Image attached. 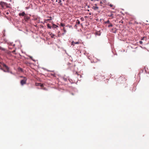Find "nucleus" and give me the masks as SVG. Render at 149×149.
Masks as SVG:
<instances>
[{
    "mask_svg": "<svg viewBox=\"0 0 149 149\" xmlns=\"http://www.w3.org/2000/svg\"><path fill=\"white\" fill-rule=\"evenodd\" d=\"M112 15H112V14H111V15H110V17H112Z\"/></svg>",
    "mask_w": 149,
    "mask_h": 149,
    "instance_id": "32",
    "label": "nucleus"
},
{
    "mask_svg": "<svg viewBox=\"0 0 149 149\" xmlns=\"http://www.w3.org/2000/svg\"><path fill=\"white\" fill-rule=\"evenodd\" d=\"M123 80V81H125V79H124V78L123 77H121L119 78L118 81H119L120 83H122V82L120 81V80Z\"/></svg>",
    "mask_w": 149,
    "mask_h": 149,
    "instance_id": "6",
    "label": "nucleus"
},
{
    "mask_svg": "<svg viewBox=\"0 0 149 149\" xmlns=\"http://www.w3.org/2000/svg\"><path fill=\"white\" fill-rule=\"evenodd\" d=\"M3 67L7 70L8 72H9V68L5 64H3Z\"/></svg>",
    "mask_w": 149,
    "mask_h": 149,
    "instance_id": "5",
    "label": "nucleus"
},
{
    "mask_svg": "<svg viewBox=\"0 0 149 149\" xmlns=\"http://www.w3.org/2000/svg\"><path fill=\"white\" fill-rule=\"evenodd\" d=\"M3 67L7 70L8 72H9V68L5 64H3Z\"/></svg>",
    "mask_w": 149,
    "mask_h": 149,
    "instance_id": "4",
    "label": "nucleus"
},
{
    "mask_svg": "<svg viewBox=\"0 0 149 149\" xmlns=\"http://www.w3.org/2000/svg\"><path fill=\"white\" fill-rule=\"evenodd\" d=\"M68 66L70 68H71L73 66V65L71 63H68Z\"/></svg>",
    "mask_w": 149,
    "mask_h": 149,
    "instance_id": "10",
    "label": "nucleus"
},
{
    "mask_svg": "<svg viewBox=\"0 0 149 149\" xmlns=\"http://www.w3.org/2000/svg\"><path fill=\"white\" fill-rule=\"evenodd\" d=\"M10 73H11V74H12V72H11Z\"/></svg>",
    "mask_w": 149,
    "mask_h": 149,
    "instance_id": "35",
    "label": "nucleus"
},
{
    "mask_svg": "<svg viewBox=\"0 0 149 149\" xmlns=\"http://www.w3.org/2000/svg\"><path fill=\"white\" fill-rule=\"evenodd\" d=\"M21 77L24 78V79L21 80L20 81V84L21 85L23 86L24 84H26L27 79L26 77H23L22 76H21Z\"/></svg>",
    "mask_w": 149,
    "mask_h": 149,
    "instance_id": "1",
    "label": "nucleus"
},
{
    "mask_svg": "<svg viewBox=\"0 0 149 149\" xmlns=\"http://www.w3.org/2000/svg\"><path fill=\"white\" fill-rule=\"evenodd\" d=\"M50 18L51 19H48V20H52V19H51V18H52V17H50Z\"/></svg>",
    "mask_w": 149,
    "mask_h": 149,
    "instance_id": "28",
    "label": "nucleus"
},
{
    "mask_svg": "<svg viewBox=\"0 0 149 149\" xmlns=\"http://www.w3.org/2000/svg\"><path fill=\"white\" fill-rule=\"evenodd\" d=\"M47 27H48V28H49V29H51V27L50 26H49V24H48L47 25Z\"/></svg>",
    "mask_w": 149,
    "mask_h": 149,
    "instance_id": "19",
    "label": "nucleus"
},
{
    "mask_svg": "<svg viewBox=\"0 0 149 149\" xmlns=\"http://www.w3.org/2000/svg\"><path fill=\"white\" fill-rule=\"evenodd\" d=\"M105 23H109V20H108L107 21L105 22Z\"/></svg>",
    "mask_w": 149,
    "mask_h": 149,
    "instance_id": "20",
    "label": "nucleus"
},
{
    "mask_svg": "<svg viewBox=\"0 0 149 149\" xmlns=\"http://www.w3.org/2000/svg\"><path fill=\"white\" fill-rule=\"evenodd\" d=\"M76 24H80V21L79 20L77 19L76 22Z\"/></svg>",
    "mask_w": 149,
    "mask_h": 149,
    "instance_id": "12",
    "label": "nucleus"
},
{
    "mask_svg": "<svg viewBox=\"0 0 149 149\" xmlns=\"http://www.w3.org/2000/svg\"><path fill=\"white\" fill-rule=\"evenodd\" d=\"M109 6L111 7H113V5L112 4H110L109 5Z\"/></svg>",
    "mask_w": 149,
    "mask_h": 149,
    "instance_id": "22",
    "label": "nucleus"
},
{
    "mask_svg": "<svg viewBox=\"0 0 149 149\" xmlns=\"http://www.w3.org/2000/svg\"><path fill=\"white\" fill-rule=\"evenodd\" d=\"M0 69L2 70H3L4 72H7V71H6L4 70H3L1 67V65H0Z\"/></svg>",
    "mask_w": 149,
    "mask_h": 149,
    "instance_id": "14",
    "label": "nucleus"
},
{
    "mask_svg": "<svg viewBox=\"0 0 149 149\" xmlns=\"http://www.w3.org/2000/svg\"><path fill=\"white\" fill-rule=\"evenodd\" d=\"M6 14L7 15H8V14H9V13H8V12H6Z\"/></svg>",
    "mask_w": 149,
    "mask_h": 149,
    "instance_id": "29",
    "label": "nucleus"
},
{
    "mask_svg": "<svg viewBox=\"0 0 149 149\" xmlns=\"http://www.w3.org/2000/svg\"><path fill=\"white\" fill-rule=\"evenodd\" d=\"M40 84H41L40 83H36V86H40Z\"/></svg>",
    "mask_w": 149,
    "mask_h": 149,
    "instance_id": "15",
    "label": "nucleus"
},
{
    "mask_svg": "<svg viewBox=\"0 0 149 149\" xmlns=\"http://www.w3.org/2000/svg\"><path fill=\"white\" fill-rule=\"evenodd\" d=\"M61 26H65V25L64 24H63L61 23Z\"/></svg>",
    "mask_w": 149,
    "mask_h": 149,
    "instance_id": "17",
    "label": "nucleus"
},
{
    "mask_svg": "<svg viewBox=\"0 0 149 149\" xmlns=\"http://www.w3.org/2000/svg\"><path fill=\"white\" fill-rule=\"evenodd\" d=\"M80 19L82 21H84V18L83 17H81Z\"/></svg>",
    "mask_w": 149,
    "mask_h": 149,
    "instance_id": "18",
    "label": "nucleus"
},
{
    "mask_svg": "<svg viewBox=\"0 0 149 149\" xmlns=\"http://www.w3.org/2000/svg\"><path fill=\"white\" fill-rule=\"evenodd\" d=\"M92 8L95 10H97L98 9V7L97 6L96 4H94V6H93L92 7Z\"/></svg>",
    "mask_w": 149,
    "mask_h": 149,
    "instance_id": "3",
    "label": "nucleus"
},
{
    "mask_svg": "<svg viewBox=\"0 0 149 149\" xmlns=\"http://www.w3.org/2000/svg\"><path fill=\"white\" fill-rule=\"evenodd\" d=\"M25 15H26V14L24 12H23L22 13H19V16H22L24 17Z\"/></svg>",
    "mask_w": 149,
    "mask_h": 149,
    "instance_id": "8",
    "label": "nucleus"
},
{
    "mask_svg": "<svg viewBox=\"0 0 149 149\" xmlns=\"http://www.w3.org/2000/svg\"><path fill=\"white\" fill-rule=\"evenodd\" d=\"M112 26H113V25L111 24H110L108 26V27H112Z\"/></svg>",
    "mask_w": 149,
    "mask_h": 149,
    "instance_id": "16",
    "label": "nucleus"
},
{
    "mask_svg": "<svg viewBox=\"0 0 149 149\" xmlns=\"http://www.w3.org/2000/svg\"><path fill=\"white\" fill-rule=\"evenodd\" d=\"M24 18L25 20L26 21L30 19V17H29L26 16V15H25V16H24Z\"/></svg>",
    "mask_w": 149,
    "mask_h": 149,
    "instance_id": "9",
    "label": "nucleus"
},
{
    "mask_svg": "<svg viewBox=\"0 0 149 149\" xmlns=\"http://www.w3.org/2000/svg\"><path fill=\"white\" fill-rule=\"evenodd\" d=\"M0 50L5 51L6 50V49L5 48H3L1 47L0 46Z\"/></svg>",
    "mask_w": 149,
    "mask_h": 149,
    "instance_id": "11",
    "label": "nucleus"
},
{
    "mask_svg": "<svg viewBox=\"0 0 149 149\" xmlns=\"http://www.w3.org/2000/svg\"><path fill=\"white\" fill-rule=\"evenodd\" d=\"M139 43H140V44H142L143 43V42L142 41H140Z\"/></svg>",
    "mask_w": 149,
    "mask_h": 149,
    "instance_id": "25",
    "label": "nucleus"
},
{
    "mask_svg": "<svg viewBox=\"0 0 149 149\" xmlns=\"http://www.w3.org/2000/svg\"><path fill=\"white\" fill-rule=\"evenodd\" d=\"M77 24H76L74 26V27H77Z\"/></svg>",
    "mask_w": 149,
    "mask_h": 149,
    "instance_id": "30",
    "label": "nucleus"
},
{
    "mask_svg": "<svg viewBox=\"0 0 149 149\" xmlns=\"http://www.w3.org/2000/svg\"><path fill=\"white\" fill-rule=\"evenodd\" d=\"M64 79V80H65V81H66V80H67V79Z\"/></svg>",
    "mask_w": 149,
    "mask_h": 149,
    "instance_id": "31",
    "label": "nucleus"
},
{
    "mask_svg": "<svg viewBox=\"0 0 149 149\" xmlns=\"http://www.w3.org/2000/svg\"><path fill=\"white\" fill-rule=\"evenodd\" d=\"M40 86L41 87H42L43 86V84H40Z\"/></svg>",
    "mask_w": 149,
    "mask_h": 149,
    "instance_id": "26",
    "label": "nucleus"
},
{
    "mask_svg": "<svg viewBox=\"0 0 149 149\" xmlns=\"http://www.w3.org/2000/svg\"><path fill=\"white\" fill-rule=\"evenodd\" d=\"M7 4L6 3L3 2V1H1L0 2V5H1V7L2 8H3L5 6H6L7 5Z\"/></svg>",
    "mask_w": 149,
    "mask_h": 149,
    "instance_id": "2",
    "label": "nucleus"
},
{
    "mask_svg": "<svg viewBox=\"0 0 149 149\" xmlns=\"http://www.w3.org/2000/svg\"><path fill=\"white\" fill-rule=\"evenodd\" d=\"M56 1H58V2L59 3L61 2V0H58V1H57V0H56Z\"/></svg>",
    "mask_w": 149,
    "mask_h": 149,
    "instance_id": "21",
    "label": "nucleus"
},
{
    "mask_svg": "<svg viewBox=\"0 0 149 149\" xmlns=\"http://www.w3.org/2000/svg\"><path fill=\"white\" fill-rule=\"evenodd\" d=\"M64 31L65 32H66V31L64 29V28L63 29Z\"/></svg>",
    "mask_w": 149,
    "mask_h": 149,
    "instance_id": "27",
    "label": "nucleus"
},
{
    "mask_svg": "<svg viewBox=\"0 0 149 149\" xmlns=\"http://www.w3.org/2000/svg\"><path fill=\"white\" fill-rule=\"evenodd\" d=\"M144 38H142L141 39V40H143Z\"/></svg>",
    "mask_w": 149,
    "mask_h": 149,
    "instance_id": "33",
    "label": "nucleus"
},
{
    "mask_svg": "<svg viewBox=\"0 0 149 149\" xmlns=\"http://www.w3.org/2000/svg\"><path fill=\"white\" fill-rule=\"evenodd\" d=\"M79 43V42H74V41H72V42L71 44L72 45L74 46L75 44H78Z\"/></svg>",
    "mask_w": 149,
    "mask_h": 149,
    "instance_id": "7",
    "label": "nucleus"
},
{
    "mask_svg": "<svg viewBox=\"0 0 149 149\" xmlns=\"http://www.w3.org/2000/svg\"><path fill=\"white\" fill-rule=\"evenodd\" d=\"M114 8H115V7H114V8L113 7V8H112V9H114Z\"/></svg>",
    "mask_w": 149,
    "mask_h": 149,
    "instance_id": "34",
    "label": "nucleus"
},
{
    "mask_svg": "<svg viewBox=\"0 0 149 149\" xmlns=\"http://www.w3.org/2000/svg\"><path fill=\"white\" fill-rule=\"evenodd\" d=\"M15 50H13V51L12 52L13 53H14L15 54H16L15 53Z\"/></svg>",
    "mask_w": 149,
    "mask_h": 149,
    "instance_id": "24",
    "label": "nucleus"
},
{
    "mask_svg": "<svg viewBox=\"0 0 149 149\" xmlns=\"http://www.w3.org/2000/svg\"><path fill=\"white\" fill-rule=\"evenodd\" d=\"M75 74H77L78 75H79L80 77L81 76V75H79L78 74V73L77 72H75Z\"/></svg>",
    "mask_w": 149,
    "mask_h": 149,
    "instance_id": "23",
    "label": "nucleus"
},
{
    "mask_svg": "<svg viewBox=\"0 0 149 149\" xmlns=\"http://www.w3.org/2000/svg\"><path fill=\"white\" fill-rule=\"evenodd\" d=\"M58 26L54 24H53V27L54 28H56L57 27H58Z\"/></svg>",
    "mask_w": 149,
    "mask_h": 149,
    "instance_id": "13",
    "label": "nucleus"
}]
</instances>
